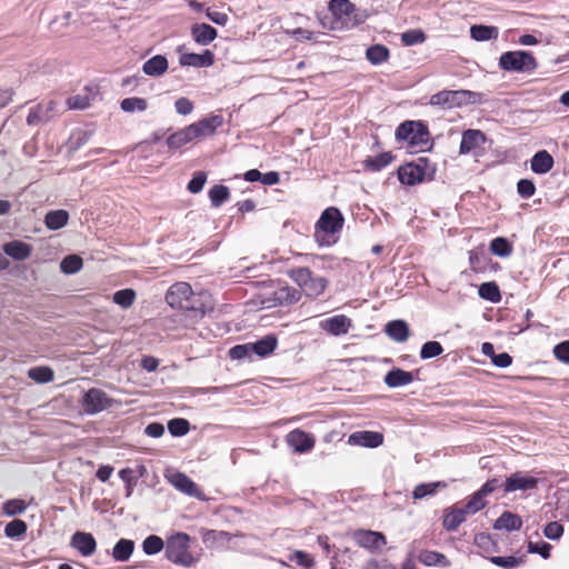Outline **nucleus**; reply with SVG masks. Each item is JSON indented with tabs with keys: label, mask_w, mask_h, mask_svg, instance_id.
Instances as JSON below:
<instances>
[{
	"label": "nucleus",
	"mask_w": 569,
	"mask_h": 569,
	"mask_svg": "<svg viewBox=\"0 0 569 569\" xmlns=\"http://www.w3.org/2000/svg\"><path fill=\"white\" fill-rule=\"evenodd\" d=\"M345 223L341 211L336 207H329L322 211L315 226V240L320 247H330L339 239Z\"/></svg>",
	"instance_id": "nucleus-1"
},
{
	"label": "nucleus",
	"mask_w": 569,
	"mask_h": 569,
	"mask_svg": "<svg viewBox=\"0 0 569 569\" xmlns=\"http://www.w3.org/2000/svg\"><path fill=\"white\" fill-rule=\"evenodd\" d=\"M328 8L335 18L333 29L355 28L369 17L366 9L356 7L349 0H330Z\"/></svg>",
	"instance_id": "nucleus-2"
},
{
	"label": "nucleus",
	"mask_w": 569,
	"mask_h": 569,
	"mask_svg": "<svg viewBox=\"0 0 569 569\" xmlns=\"http://www.w3.org/2000/svg\"><path fill=\"white\" fill-rule=\"evenodd\" d=\"M396 139L406 142L413 152L427 150L430 146V133L422 121H403L396 129Z\"/></svg>",
	"instance_id": "nucleus-3"
},
{
	"label": "nucleus",
	"mask_w": 569,
	"mask_h": 569,
	"mask_svg": "<svg viewBox=\"0 0 569 569\" xmlns=\"http://www.w3.org/2000/svg\"><path fill=\"white\" fill-rule=\"evenodd\" d=\"M483 100V94L470 90H442L430 97L429 104L442 109L461 108L467 104H478Z\"/></svg>",
	"instance_id": "nucleus-4"
},
{
	"label": "nucleus",
	"mask_w": 569,
	"mask_h": 569,
	"mask_svg": "<svg viewBox=\"0 0 569 569\" xmlns=\"http://www.w3.org/2000/svg\"><path fill=\"white\" fill-rule=\"evenodd\" d=\"M166 301L172 308L204 313L199 296L192 291L188 282L180 281L173 283L166 293Z\"/></svg>",
	"instance_id": "nucleus-5"
},
{
	"label": "nucleus",
	"mask_w": 569,
	"mask_h": 569,
	"mask_svg": "<svg viewBox=\"0 0 569 569\" xmlns=\"http://www.w3.org/2000/svg\"><path fill=\"white\" fill-rule=\"evenodd\" d=\"M190 537L184 532H177L167 539L166 557L169 561L182 566L191 567L196 562L189 551Z\"/></svg>",
	"instance_id": "nucleus-6"
},
{
	"label": "nucleus",
	"mask_w": 569,
	"mask_h": 569,
	"mask_svg": "<svg viewBox=\"0 0 569 569\" xmlns=\"http://www.w3.org/2000/svg\"><path fill=\"white\" fill-rule=\"evenodd\" d=\"M500 69L509 72H532L538 64L535 57L527 51H508L499 58Z\"/></svg>",
	"instance_id": "nucleus-7"
},
{
	"label": "nucleus",
	"mask_w": 569,
	"mask_h": 569,
	"mask_svg": "<svg viewBox=\"0 0 569 569\" xmlns=\"http://www.w3.org/2000/svg\"><path fill=\"white\" fill-rule=\"evenodd\" d=\"M113 403V400L101 389L91 388L82 397V409L87 415H97Z\"/></svg>",
	"instance_id": "nucleus-8"
},
{
	"label": "nucleus",
	"mask_w": 569,
	"mask_h": 569,
	"mask_svg": "<svg viewBox=\"0 0 569 569\" xmlns=\"http://www.w3.org/2000/svg\"><path fill=\"white\" fill-rule=\"evenodd\" d=\"M168 481L182 493L194 497L198 499H204L202 491L199 489L196 482H193L188 476L179 471H170L166 475Z\"/></svg>",
	"instance_id": "nucleus-9"
},
{
	"label": "nucleus",
	"mask_w": 569,
	"mask_h": 569,
	"mask_svg": "<svg viewBox=\"0 0 569 569\" xmlns=\"http://www.w3.org/2000/svg\"><path fill=\"white\" fill-rule=\"evenodd\" d=\"M286 442L295 452L306 453L313 449L316 439L301 429H295L287 435Z\"/></svg>",
	"instance_id": "nucleus-10"
},
{
	"label": "nucleus",
	"mask_w": 569,
	"mask_h": 569,
	"mask_svg": "<svg viewBox=\"0 0 569 569\" xmlns=\"http://www.w3.org/2000/svg\"><path fill=\"white\" fill-rule=\"evenodd\" d=\"M351 327V319L345 315H337L319 322L320 329L335 337L347 335Z\"/></svg>",
	"instance_id": "nucleus-11"
},
{
	"label": "nucleus",
	"mask_w": 569,
	"mask_h": 569,
	"mask_svg": "<svg viewBox=\"0 0 569 569\" xmlns=\"http://www.w3.org/2000/svg\"><path fill=\"white\" fill-rule=\"evenodd\" d=\"M537 485V478L519 471L507 478L505 483V492H515L518 490L527 491L535 489Z\"/></svg>",
	"instance_id": "nucleus-12"
},
{
	"label": "nucleus",
	"mask_w": 569,
	"mask_h": 569,
	"mask_svg": "<svg viewBox=\"0 0 569 569\" xmlns=\"http://www.w3.org/2000/svg\"><path fill=\"white\" fill-rule=\"evenodd\" d=\"M57 102L48 101L32 108L27 117L29 126H37L42 122H48L57 113Z\"/></svg>",
	"instance_id": "nucleus-13"
},
{
	"label": "nucleus",
	"mask_w": 569,
	"mask_h": 569,
	"mask_svg": "<svg viewBox=\"0 0 569 569\" xmlns=\"http://www.w3.org/2000/svg\"><path fill=\"white\" fill-rule=\"evenodd\" d=\"M383 442V435L377 431H356L348 437V443L366 448H377Z\"/></svg>",
	"instance_id": "nucleus-14"
},
{
	"label": "nucleus",
	"mask_w": 569,
	"mask_h": 569,
	"mask_svg": "<svg viewBox=\"0 0 569 569\" xmlns=\"http://www.w3.org/2000/svg\"><path fill=\"white\" fill-rule=\"evenodd\" d=\"M300 297L301 295L299 290L289 286H281L272 292V298L263 301V303H267V307L269 308L278 305H291L299 301Z\"/></svg>",
	"instance_id": "nucleus-15"
},
{
	"label": "nucleus",
	"mask_w": 569,
	"mask_h": 569,
	"mask_svg": "<svg viewBox=\"0 0 569 569\" xmlns=\"http://www.w3.org/2000/svg\"><path fill=\"white\" fill-rule=\"evenodd\" d=\"M355 541L362 548L380 550L386 545V538L381 532L371 530H358L353 533Z\"/></svg>",
	"instance_id": "nucleus-16"
},
{
	"label": "nucleus",
	"mask_w": 569,
	"mask_h": 569,
	"mask_svg": "<svg viewBox=\"0 0 569 569\" xmlns=\"http://www.w3.org/2000/svg\"><path fill=\"white\" fill-rule=\"evenodd\" d=\"M222 117L214 114L203 118L194 123H191L190 126L197 140L212 136L216 132V130L222 126Z\"/></svg>",
	"instance_id": "nucleus-17"
},
{
	"label": "nucleus",
	"mask_w": 569,
	"mask_h": 569,
	"mask_svg": "<svg viewBox=\"0 0 569 569\" xmlns=\"http://www.w3.org/2000/svg\"><path fill=\"white\" fill-rule=\"evenodd\" d=\"M70 545L83 557H90L94 553L97 542L94 537L84 531H77L72 535Z\"/></svg>",
	"instance_id": "nucleus-18"
},
{
	"label": "nucleus",
	"mask_w": 569,
	"mask_h": 569,
	"mask_svg": "<svg viewBox=\"0 0 569 569\" xmlns=\"http://www.w3.org/2000/svg\"><path fill=\"white\" fill-rule=\"evenodd\" d=\"M398 178L402 184L415 186L425 178V170L415 163L401 166L398 170Z\"/></svg>",
	"instance_id": "nucleus-19"
},
{
	"label": "nucleus",
	"mask_w": 569,
	"mask_h": 569,
	"mask_svg": "<svg viewBox=\"0 0 569 569\" xmlns=\"http://www.w3.org/2000/svg\"><path fill=\"white\" fill-rule=\"evenodd\" d=\"M485 141L486 137L480 130L468 129L462 133L459 151L461 154H468Z\"/></svg>",
	"instance_id": "nucleus-20"
},
{
	"label": "nucleus",
	"mask_w": 569,
	"mask_h": 569,
	"mask_svg": "<svg viewBox=\"0 0 569 569\" xmlns=\"http://www.w3.org/2000/svg\"><path fill=\"white\" fill-rule=\"evenodd\" d=\"M181 66L188 67H210L214 62V56L210 50H206L202 54L198 53H182L179 58Z\"/></svg>",
	"instance_id": "nucleus-21"
},
{
	"label": "nucleus",
	"mask_w": 569,
	"mask_h": 569,
	"mask_svg": "<svg viewBox=\"0 0 569 569\" xmlns=\"http://www.w3.org/2000/svg\"><path fill=\"white\" fill-rule=\"evenodd\" d=\"M555 164L552 156L547 150H540L530 160V169L537 174L548 173Z\"/></svg>",
	"instance_id": "nucleus-22"
},
{
	"label": "nucleus",
	"mask_w": 569,
	"mask_h": 569,
	"mask_svg": "<svg viewBox=\"0 0 569 569\" xmlns=\"http://www.w3.org/2000/svg\"><path fill=\"white\" fill-rule=\"evenodd\" d=\"M191 36L198 44L207 46L217 38V30L207 23H194L191 27Z\"/></svg>",
	"instance_id": "nucleus-23"
},
{
	"label": "nucleus",
	"mask_w": 569,
	"mask_h": 569,
	"mask_svg": "<svg viewBox=\"0 0 569 569\" xmlns=\"http://www.w3.org/2000/svg\"><path fill=\"white\" fill-rule=\"evenodd\" d=\"M196 140L191 126H187L167 138V144L170 149H179Z\"/></svg>",
	"instance_id": "nucleus-24"
},
{
	"label": "nucleus",
	"mask_w": 569,
	"mask_h": 569,
	"mask_svg": "<svg viewBox=\"0 0 569 569\" xmlns=\"http://www.w3.org/2000/svg\"><path fill=\"white\" fill-rule=\"evenodd\" d=\"M383 381L389 388H398L411 383L413 376L409 371L395 368L385 376Z\"/></svg>",
	"instance_id": "nucleus-25"
},
{
	"label": "nucleus",
	"mask_w": 569,
	"mask_h": 569,
	"mask_svg": "<svg viewBox=\"0 0 569 569\" xmlns=\"http://www.w3.org/2000/svg\"><path fill=\"white\" fill-rule=\"evenodd\" d=\"M168 70V60L164 56L157 54L148 59L143 66L142 71L150 77H160Z\"/></svg>",
	"instance_id": "nucleus-26"
},
{
	"label": "nucleus",
	"mask_w": 569,
	"mask_h": 569,
	"mask_svg": "<svg viewBox=\"0 0 569 569\" xmlns=\"http://www.w3.org/2000/svg\"><path fill=\"white\" fill-rule=\"evenodd\" d=\"M385 331L397 342H405L409 337V328L403 320H392L388 322Z\"/></svg>",
	"instance_id": "nucleus-27"
},
{
	"label": "nucleus",
	"mask_w": 569,
	"mask_h": 569,
	"mask_svg": "<svg viewBox=\"0 0 569 569\" xmlns=\"http://www.w3.org/2000/svg\"><path fill=\"white\" fill-rule=\"evenodd\" d=\"M3 251L14 260H24L31 253V247L21 241H11L3 246Z\"/></svg>",
	"instance_id": "nucleus-28"
},
{
	"label": "nucleus",
	"mask_w": 569,
	"mask_h": 569,
	"mask_svg": "<svg viewBox=\"0 0 569 569\" xmlns=\"http://www.w3.org/2000/svg\"><path fill=\"white\" fill-rule=\"evenodd\" d=\"M277 345V338L273 335H268L262 339L251 343L252 353L259 357H267L273 352Z\"/></svg>",
	"instance_id": "nucleus-29"
},
{
	"label": "nucleus",
	"mask_w": 569,
	"mask_h": 569,
	"mask_svg": "<svg viewBox=\"0 0 569 569\" xmlns=\"http://www.w3.org/2000/svg\"><path fill=\"white\" fill-rule=\"evenodd\" d=\"M522 526V520L519 516L511 513V512H503L496 521H495V529L498 530H519Z\"/></svg>",
	"instance_id": "nucleus-30"
},
{
	"label": "nucleus",
	"mask_w": 569,
	"mask_h": 569,
	"mask_svg": "<svg viewBox=\"0 0 569 569\" xmlns=\"http://www.w3.org/2000/svg\"><path fill=\"white\" fill-rule=\"evenodd\" d=\"M419 561L428 567H449L450 562L443 553L432 550H422L418 556Z\"/></svg>",
	"instance_id": "nucleus-31"
},
{
	"label": "nucleus",
	"mask_w": 569,
	"mask_h": 569,
	"mask_svg": "<svg viewBox=\"0 0 569 569\" xmlns=\"http://www.w3.org/2000/svg\"><path fill=\"white\" fill-rule=\"evenodd\" d=\"M499 30L493 26L476 24L470 28V36L476 41H488L497 39Z\"/></svg>",
	"instance_id": "nucleus-32"
},
{
	"label": "nucleus",
	"mask_w": 569,
	"mask_h": 569,
	"mask_svg": "<svg viewBox=\"0 0 569 569\" xmlns=\"http://www.w3.org/2000/svg\"><path fill=\"white\" fill-rule=\"evenodd\" d=\"M69 213L66 210H52L44 217V223L50 230H58L68 223Z\"/></svg>",
	"instance_id": "nucleus-33"
},
{
	"label": "nucleus",
	"mask_w": 569,
	"mask_h": 569,
	"mask_svg": "<svg viewBox=\"0 0 569 569\" xmlns=\"http://www.w3.org/2000/svg\"><path fill=\"white\" fill-rule=\"evenodd\" d=\"M134 550V542L129 539H120L112 549V557L116 561H127Z\"/></svg>",
	"instance_id": "nucleus-34"
},
{
	"label": "nucleus",
	"mask_w": 569,
	"mask_h": 569,
	"mask_svg": "<svg viewBox=\"0 0 569 569\" xmlns=\"http://www.w3.org/2000/svg\"><path fill=\"white\" fill-rule=\"evenodd\" d=\"M327 286H328V280L326 278L312 276L311 279L309 280V283L306 286L303 292L308 297L316 298V297L321 296L325 292Z\"/></svg>",
	"instance_id": "nucleus-35"
},
{
	"label": "nucleus",
	"mask_w": 569,
	"mask_h": 569,
	"mask_svg": "<svg viewBox=\"0 0 569 569\" xmlns=\"http://www.w3.org/2000/svg\"><path fill=\"white\" fill-rule=\"evenodd\" d=\"M366 57L372 64H380L388 60L389 49L382 44H375L367 49Z\"/></svg>",
	"instance_id": "nucleus-36"
},
{
	"label": "nucleus",
	"mask_w": 569,
	"mask_h": 569,
	"mask_svg": "<svg viewBox=\"0 0 569 569\" xmlns=\"http://www.w3.org/2000/svg\"><path fill=\"white\" fill-rule=\"evenodd\" d=\"M28 377L38 383L51 382L54 378L53 370L49 367H33L28 370Z\"/></svg>",
	"instance_id": "nucleus-37"
},
{
	"label": "nucleus",
	"mask_w": 569,
	"mask_h": 569,
	"mask_svg": "<svg viewBox=\"0 0 569 569\" xmlns=\"http://www.w3.org/2000/svg\"><path fill=\"white\" fill-rule=\"evenodd\" d=\"M479 296L491 302H499L501 300V295L499 287L496 282H485L479 287Z\"/></svg>",
	"instance_id": "nucleus-38"
},
{
	"label": "nucleus",
	"mask_w": 569,
	"mask_h": 569,
	"mask_svg": "<svg viewBox=\"0 0 569 569\" xmlns=\"http://www.w3.org/2000/svg\"><path fill=\"white\" fill-rule=\"evenodd\" d=\"M490 250L495 256L506 258L511 254L512 246L506 238L497 237L490 242Z\"/></svg>",
	"instance_id": "nucleus-39"
},
{
	"label": "nucleus",
	"mask_w": 569,
	"mask_h": 569,
	"mask_svg": "<svg viewBox=\"0 0 569 569\" xmlns=\"http://www.w3.org/2000/svg\"><path fill=\"white\" fill-rule=\"evenodd\" d=\"M120 108L124 112L144 111L148 108L147 100L139 97L126 98L121 101Z\"/></svg>",
	"instance_id": "nucleus-40"
},
{
	"label": "nucleus",
	"mask_w": 569,
	"mask_h": 569,
	"mask_svg": "<svg viewBox=\"0 0 569 569\" xmlns=\"http://www.w3.org/2000/svg\"><path fill=\"white\" fill-rule=\"evenodd\" d=\"M288 276L301 288L303 291L309 280L313 276L308 268H293L288 271Z\"/></svg>",
	"instance_id": "nucleus-41"
},
{
	"label": "nucleus",
	"mask_w": 569,
	"mask_h": 569,
	"mask_svg": "<svg viewBox=\"0 0 569 569\" xmlns=\"http://www.w3.org/2000/svg\"><path fill=\"white\" fill-rule=\"evenodd\" d=\"M229 196V189L222 184H216L209 191L211 204L216 208H219L224 201H227Z\"/></svg>",
	"instance_id": "nucleus-42"
},
{
	"label": "nucleus",
	"mask_w": 569,
	"mask_h": 569,
	"mask_svg": "<svg viewBox=\"0 0 569 569\" xmlns=\"http://www.w3.org/2000/svg\"><path fill=\"white\" fill-rule=\"evenodd\" d=\"M83 266L82 259L77 254H70L62 259L60 269L66 274L78 272Z\"/></svg>",
	"instance_id": "nucleus-43"
},
{
	"label": "nucleus",
	"mask_w": 569,
	"mask_h": 569,
	"mask_svg": "<svg viewBox=\"0 0 569 569\" xmlns=\"http://www.w3.org/2000/svg\"><path fill=\"white\" fill-rule=\"evenodd\" d=\"M112 300L123 309L131 307L136 300V292L132 289H122L113 293Z\"/></svg>",
	"instance_id": "nucleus-44"
},
{
	"label": "nucleus",
	"mask_w": 569,
	"mask_h": 569,
	"mask_svg": "<svg viewBox=\"0 0 569 569\" xmlns=\"http://www.w3.org/2000/svg\"><path fill=\"white\" fill-rule=\"evenodd\" d=\"M163 548V540L156 535L148 536L142 542V550L149 556L159 553Z\"/></svg>",
	"instance_id": "nucleus-45"
},
{
	"label": "nucleus",
	"mask_w": 569,
	"mask_h": 569,
	"mask_svg": "<svg viewBox=\"0 0 569 569\" xmlns=\"http://www.w3.org/2000/svg\"><path fill=\"white\" fill-rule=\"evenodd\" d=\"M446 487V483L443 482H430V483H421V485H418L413 492H412V496L415 499H422L427 496H432L437 492V489L438 488H445Z\"/></svg>",
	"instance_id": "nucleus-46"
},
{
	"label": "nucleus",
	"mask_w": 569,
	"mask_h": 569,
	"mask_svg": "<svg viewBox=\"0 0 569 569\" xmlns=\"http://www.w3.org/2000/svg\"><path fill=\"white\" fill-rule=\"evenodd\" d=\"M27 531V525L23 520L14 519L7 523L4 533L8 538L20 539Z\"/></svg>",
	"instance_id": "nucleus-47"
},
{
	"label": "nucleus",
	"mask_w": 569,
	"mask_h": 569,
	"mask_svg": "<svg viewBox=\"0 0 569 569\" xmlns=\"http://www.w3.org/2000/svg\"><path fill=\"white\" fill-rule=\"evenodd\" d=\"M442 352H443V348L440 342L428 341V342L423 343L421 347L420 358L423 360L431 359V358H435V357L441 355Z\"/></svg>",
	"instance_id": "nucleus-48"
},
{
	"label": "nucleus",
	"mask_w": 569,
	"mask_h": 569,
	"mask_svg": "<svg viewBox=\"0 0 569 569\" xmlns=\"http://www.w3.org/2000/svg\"><path fill=\"white\" fill-rule=\"evenodd\" d=\"M466 505L467 511L472 512L475 515L487 506L486 496L478 490L470 496Z\"/></svg>",
	"instance_id": "nucleus-49"
},
{
	"label": "nucleus",
	"mask_w": 569,
	"mask_h": 569,
	"mask_svg": "<svg viewBox=\"0 0 569 569\" xmlns=\"http://www.w3.org/2000/svg\"><path fill=\"white\" fill-rule=\"evenodd\" d=\"M490 562L503 569H515L519 567L522 561L515 556H493L490 558Z\"/></svg>",
	"instance_id": "nucleus-50"
},
{
	"label": "nucleus",
	"mask_w": 569,
	"mask_h": 569,
	"mask_svg": "<svg viewBox=\"0 0 569 569\" xmlns=\"http://www.w3.org/2000/svg\"><path fill=\"white\" fill-rule=\"evenodd\" d=\"M27 503L21 499H11L3 503L2 511L7 516H16L24 512Z\"/></svg>",
	"instance_id": "nucleus-51"
},
{
	"label": "nucleus",
	"mask_w": 569,
	"mask_h": 569,
	"mask_svg": "<svg viewBox=\"0 0 569 569\" xmlns=\"http://www.w3.org/2000/svg\"><path fill=\"white\" fill-rule=\"evenodd\" d=\"M426 34L422 30L412 29L401 33V41L405 46H415L425 42Z\"/></svg>",
	"instance_id": "nucleus-52"
},
{
	"label": "nucleus",
	"mask_w": 569,
	"mask_h": 569,
	"mask_svg": "<svg viewBox=\"0 0 569 569\" xmlns=\"http://www.w3.org/2000/svg\"><path fill=\"white\" fill-rule=\"evenodd\" d=\"M168 430L174 437L184 436L189 431V422L182 418H176L168 422Z\"/></svg>",
	"instance_id": "nucleus-53"
},
{
	"label": "nucleus",
	"mask_w": 569,
	"mask_h": 569,
	"mask_svg": "<svg viewBox=\"0 0 569 569\" xmlns=\"http://www.w3.org/2000/svg\"><path fill=\"white\" fill-rule=\"evenodd\" d=\"M392 161V157L390 153H381L375 158H368L366 163L372 170H381L387 167Z\"/></svg>",
	"instance_id": "nucleus-54"
},
{
	"label": "nucleus",
	"mask_w": 569,
	"mask_h": 569,
	"mask_svg": "<svg viewBox=\"0 0 569 569\" xmlns=\"http://www.w3.org/2000/svg\"><path fill=\"white\" fill-rule=\"evenodd\" d=\"M252 355L251 343L238 345L229 350L230 358L236 360L250 359Z\"/></svg>",
	"instance_id": "nucleus-55"
},
{
	"label": "nucleus",
	"mask_w": 569,
	"mask_h": 569,
	"mask_svg": "<svg viewBox=\"0 0 569 569\" xmlns=\"http://www.w3.org/2000/svg\"><path fill=\"white\" fill-rule=\"evenodd\" d=\"M517 191L523 199H529L535 194L536 186L532 180L521 179L517 183Z\"/></svg>",
	"instance_id": "nucleus-56"
},
{
	"label": "nucleus",
	"mask_w": 569,
	"mask_h": 569,
	"mask_svg": "<svg viewBox=\"0 0 569 569\" xmlns=\"http://www.w3.org/2000/svg\"><path fill=\"white\" fill-rule=\"evenodd\" d=\"M289 559L303 568H311L315 562L313 558L309 553L301 550L295 551L290 555Z\"/></svg>",
	"instance_id": "nucleus-57"
},
{
	"label": "nucleus",
	"mask_w": 569,
	"mask_h": 569,
	"mask_svg": "<svg viewBox=\"0 0 569 569\" xmlns=\"http://www.w3.org/2000/svg\"><path fill=\"white\" fill-rule=\"evenodd\" d=\"M67 104L69 109L82 110L89 107L90 99L87 94H76L68 98Z\"/></svg>",
	"instance_id": "nucleus-58"
},
{
	"label": "nucleus",
	"mask_w": 569,
	"mask_h": 569,
	"mask_svg": "<svg viewBox=\"0 0 569 569\" xmlns=\"http://www.w3.org/2000/svg\"><path fill=\"white\" fill-rule=\"evenodd\" d=\"M206 181H207L206 173L202 171H199V172L194 173L192 179L189 181L188 190L191 193H198L203 189Z\"/></svg>",
	"instance_id": "nucleus-59"
},
{
	"label": "nucleus",
	"mask_w": 569,
	"mask_h": 569,
	"mask_svg": "<svg viewBox=\"0 0 569 569\" xmlns=\"http://www.w3.org/2000/svg\"><path fill=\"white\" fill-rule=\"evenodd\" d=\"M461 523L462 522L460 521V519L458 518L457 513L453 511L452 508L446 511L443 516V527L448 531L457 530Z\"/></svg>",
	"instance_id": "nucleus-60"
},
{
	"label": "nucleus",
	"mask_w": 569,
	"mask_h": 569,
	"mask_svg": "<svg viewBox=\"0 0 569 569\" xmlns=\"http://www.w3.org/2000/svg\"><path fill=\"white\" fill-rule=\"evenodd\" d=\"M120 479L126 483L127 492L126 496L130 497L136 485V478L133 471L130 468L121 469L119 471Z\"/></svg>",
	"instance_id": "nucleus-61"
},
{
	"label": "nucleus",
	"mask_w": 569,
	"mask_h": 569,
	"mask_svg": "<svg viewBox=\"0 0 569 569\" xmlns=\"http://www.w3.org/2000/svg\"><path fill=\"white\" fill-rule=\"evenodd\" d=\"M545 536L550 540L559 539L563 533V527L559 522H549L543 530Z\"/></svg>",
	"instance_id": "nucleus-62"
},
{
	"label": "nucleus",
	"mask_w": 569,
	"mask_h": 569,
	"mask_svg": "<svg viewBox=\"0 0 569 569\" xmlns=\"http://www.w3.org/2000/svg\"><path fill=\"white\" fill-rule=\"evenodd\" d=\"M553 353L561 362L569 363V341L558 343L553 349Z\"/></svg>",
	"instance_id": "nucleus-63"
},
{
	"label": "nucleus",
	"mask_w": 569,
	"mask_h": 569,
	"mask_svg": "<svg viewBox=\"0 0 569 569\" xmlns=\"http://www.w3.org/2000/svg\"><path fill=\"white\" fill-rule=\"evenodd\" d=\"M528 549H529V552L539 553L545 559H547L550 556L551 546L547 542H537V543L529 542Z\"/></svg>",
	"instance_id": "nucleus-64"
}]
</instances>
